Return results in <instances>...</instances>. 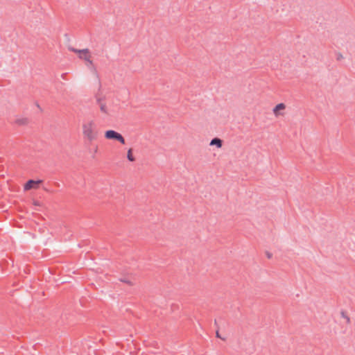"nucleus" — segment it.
<instances>
[{"instance_id": "1", "label": "nucleus", "mask_w": 355, "mask_h": 355, "mask_svg": "<svg viewBox=\"0 0 355 355\" xmlns=\"http://www.w3.org/2000/svg\"><path fill=\"white\" fill-rule=\"evenodd\" d=\"M96 124L93 121L84 123L83 125V134L89 141H93L97 137L98 132L95 130Z\"/></svg>"}, {"instance_id": "2", "label": "nucleus", "mask_w": 355, "mask_h": 355, "mask_svg": "<svg viewBox=\"0 0 355 355\" xmlns=\"http://www.w3.org/2000/svg\"><path fill=\"white\" fill-rule=\"evenodd\" d=\"M105 137L107 139L118 141L121 144H125V139L119 132L114 130H108L105 132Z\"/></svg>"}, {"instance_id": "3", "label": "nucleus", "mask_w": 355, "mask_h": 355, "mask_svg": "<svg viewBox=\"0 0 355 355\" xmlns=\"http://www.w3.org/2000/svg\"><path fill=\"white\" fill-rule=\"evenodd\" d=\"M43 181L42 180H28L25 184L24 185V189L25 191L30 190L33 188H37V184L42 183Z\"/></svg>"}, {"instance_id": "4", "label": "nucleus", "mask_w": 355, "mask_h": 355, "mask_svg": "<svg viewBox=\"0 0 355 355\" xmlns=\"http://www.w3.org/2000/svg\"><path fill=\"white\" fill-rule=\"evenodd\" d=\"M209 145L215 146L218 148H221L223 146V140L218 137H214L211 140Z\"/></svg>"}, {"instance_id": "5", "label": "nucleus", "mask_w": 355, "mask_h": 355, "mask_svg": "<svg viewBox=\"0 0 355 355\" xmlns=\"http://www.w3.org/2000/svg\"><path fill=\"white\" fill-rule=\"evenodd\" d=\"M15 123L18 125H26L28 123V119L26 117L17 118L15 119Z\"/></svg>"}, {"instance_id": "6", "label": "nucleus", "mask_w": 355, "mask_h": 355, "mask_svg": "<svg viewBox=\"0 0 355 355\" xmlns=\"http://www.w3.org/2000/svg\"><path fill=\"white\" fill-rule=\"evenodd\" d=\"M285 105L283 103L277 104L273 108V112L275 114H277V112L285 108Z\"/></svg>"}, {"instance_id": "7", "label": "nucleus", "mask_w": 355, "mask_h": 355, "mask_svg": "<svg viewBox=\"0 0 355 355\" xmlns=\"http://www.w3.org/2000/svg\"><path fill=\"white\" fill-rule=\"evenodd\" d=\"M79 58L80 59H83L85 60V61L89 62L90 64L92 63V60H90L89 58V55L88 54H82V55H79Z\"/></svg>"}, {"instance_id": "8", "label": "nucleus", "mask_w": 355, "mask_h": 355, "mask_svg": "<svg viewBox=\"0 0 355 355\" xmlns=\"http://www.w3.org/2000/svg\"><path fill=\"white\" fill-rule=\"evenodd\" d=\"M127 159L130 161V162H133L135 161V157L134 156L132 155V150L130 149L128 150V154H127Z\"/></svg>"}, {"instance_id": "9", "label": "nucleus", "mask_w": 355, "mask_h": 355, "mask_svg": "<svg viewBox=\"0 0 355 355\" xmlns=\"http://www.w3.org/2000/svg\"><path fill=\"white\" fill-rule=\"evenodd\" d=\"M89 51L88 49H79L78 50V54L79 55H82V54H89Z\"/></svg>"}, {"instance_id": "10", "label": "nucleus", "mask_w": 355, "mask_h": 355, "mask_svg": "<svg viewBox=\"0 0 355 355\" xmlns=\"http://www.w3.org/2000/svg\"><path fill=\"white\" fill-rule=\"evenodd\" d=\"M100 109H101V112H103L104 113H107V109H106V106L105 104H101Z\"/></svg>"}, {"instance_id": "11", "label": "nucleus", "mask_w": 355, "mask_h": 355, "mask_svg": "<svg viewBox=\"0 0 355 355\" xmlns=\"http://www.w3.org/2000/svg\"><path fill=\"white\" fill-rule=\"evenodd\" d=\"M342 316L347 320V322H349V318L347 315H345L344 312H342Z\"/></svg>"}, {"instance_id": "12", "label": "nucleus", "mask_w": 355, "mask_h": 355, "mask_svg": "<svg viewBox=\"0 0 355 355\" xmlns=\"http://www.w3.org/2000/svg\"><path fill=\"white\" fill-rule=\"evenodd\" d=\"M69 50L72 52H74V53H78V50L79 49H75L73 47H71L69 48Z\"/></svg>"}, {"instance_id": "13", "label": "nucleus", "mask_w": 355, "mask_h": 355, "mask_svg": "<svg viewBox=\"0 0 355 355\" xmlns=\"http://www.w3.org/2000/svg\"><path fill=\"white\" fill-rule=\"evenodd\" d=\"M266 256H267V257L268 259H270L272 257V254L271 252H268V251L266 252Z\"/></svg>"}, {"instance_id": "14", "label": "nucleus", "mask_w": 355, "mask_h": 355, "mask_svg": "<svg viewBox=\"0 0 355 355\" xmlns=\"http://www.w3.org/2000/svg\"><path fill=\"white\" fill-rule=\"evenodd\" d=\"M121 281L123 282H125L126 284H130V281L128 280V279H125V278L121 279Z\"/></svg>"}, {"instance_id": "15", "label": "nucleus", "mask_w": 355, "mask_h": 355, "mask_svg": "<svg viewBox=\"0 0 355 355\" xmlns=\"http://www.w3.org/2000/svg\"><path fill=\"white\" fill-rule=\"evenodd\" d=\"M216 337H217V338H220V339H222V340H225V338H222V337L220 336V334H219L218 331H216Z\"/></svg>"}, {"instance_id": "16", "label": "nucleus", "mask_w": 355, "mask_h": 355, "mask_svg": "<svg viewBox=\"0 0 355 355\" xmlns=\"http://www.w3.org/2000/svg\"><path fill=\"white\" fill-rule=\"evenodd\" d=\"M343 58V55H342L341 54H338V55H337V59H338V60H340V58Z\"/></svg>"}, {"instance_id": "17", "label": "nucleus", "mask_w": 355, "mask_h": 355, "mask_svg": "<svg viewBox=\"0 0 355 355\" xmlns=\"http://www.w3.org/2000/svg\"><path fill=\"white\" fill-rule=\"evenodd\" d=\"M67 75V73H62V78L63 79H64V78H65V76H66Z\"/></svg>"}, {"instance_id": "18", "label": "nucleus", "mask_w": 355, "mask_h": 355, "mask_svg": "<svg viewBox=\"0 0 355 355\" xmlns=\"http://www.w3.org/2000/svg\"><path fill=\"white\" fill-rule=\"evenodd\" d=\"M101 100V98H98V99H97V102H98V103H100Z\"/></svg>"}, {"instance_id": "19", "label": "nucleus", "mask_w": 355, "mask_h": 355, "mask_svg": "<svg viewBox=\"0 0 355 355\" xmlns=\"http://www.w3.org/2000/svg\"><path fill=\"white\" fill-rule=\"evenodd\" d=\"M36 105H37V107L38 108H40V105H39L38 103H36Z\"/></svg>"}]
</instances>
